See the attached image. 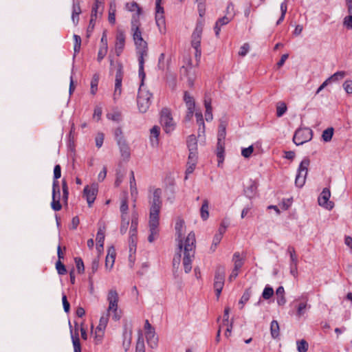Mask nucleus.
I'll use <instances>...</instances> for the list:
<instances>
[{
  "mask_svg": "<svg viewBox=\"0 0 352 352\" xmlns=\"http://www.w3.org/2000/svg\"><path fill=\"white\" fill-rule=\"evenodd\" d=\"M226 135V123L224 121H221L219 125V130L217 134L218 142H225Z\"/></svg>",
  "mask_w": 352,
  "mask_h": 352,
  "instance_id": "obj_30",
  "label": "nucleus"
},
{
  "mask_svg": "<svg viewBox=\"0 0 352 352\" xmlns=\"http://www.w3.org/2000/svg\"><path fill=\"white\" fill-rule=\"evenodd\" d=\"M130 191H131V195L132 198L134 199V201H135L138 196V189L136 187V183H135L133 171L131 172Z\"/></svg>",
  "mask_w": 352,
  "mask_h": 352,
  "instance_id": "obj_31",
  "label": "nucleus"
},
{
  "mask_svg": "<svg viewBox=\"0 0 352 352\" xmlns=\"http://www.w3.org/2000/svg\"><path fill=\"white\" fill-rule=\"evenodd\" d=\"M170 60V56L166 57L164 53L160 54L158 58L157 68L162 71L168 70Z\"/></svg>",
  "mask_w": 352,
  "mask_h": 352,
  "instance_id": "obj_20",
  "label": "nucleus"
},
{
  "mask_svg": "<svg viewBox=\"0 0 352 352\" xmlns=\"http://www.w3.org/2000/svg\"><path fill=\"white\" fill-rule=\"evenodd\" d=\"M72 13L73 15H80L81 13V9L80 6V2L78 0L73 1V6H72Z\"/></svg>",
  "mask_w": 352,
  "mask_h": 352,
  "instance_id": "obj_58",
  "label": "nucleus"
},
{
  "mask_svg": "<svg viewBox=\"0 0 352 352\" xmlns=\"http://www.w3.org/2000/svg\"><path fill=\"white\" fill-rule=\"evenodd\" d=\"M226 270L223 266L217 267L214 274V289L217 298L221 295L225 282Z\"/></svg>",
  "mask_w": 352,
  "mask_h": 352,
  "instance_id": "obj_8",
  "label": "nucleus"
},
{
  "mask_svg": "<svg viewBox=\"0 0 352 352\" xmlns=\"http://www.w3.org/2000/svg\"><path fill=\"white\" fill-rule=\"evenodd\" d=\"M75 263L78 272L79 274L83 273L85 271V266L82 260L79 257H76L75 258Z\"/></svg>",
  "mask_w": 352,
  "mask_h": 352,
  "instance_id": "obj_57",
  "label": "nucleus"
},
{
  "mask_svg": "<svg viewBox=\"0 0 352 352\" xmlns=\"http://www.w3.org/2000/svg\"><path fill=\"white\" fill-rule=\"evenodd\" d=\"M151 98L152 94L146 89L144 81L141 80L137 99L138 109L141 113L147 111L151 104Z\"/></svg>",
  "mask_w": 352,
  "mask_h": 352,
  "instance_id": "obj_4",
  "label": "nucleus"
},
{
  "mask_svg": "<svg viewBox=\"0 0 352 352\" xmlns=\"http://www.w3.org/2000/svg\"><path fill=\"white\" fill-rule=\"evenodd\" d=\"M346 75V72L344 71H339L331 75L329 78H328V80L331 82H338L340 80H342Z\"/></svg>",
  "mask_w": 352,
  "mask_h": 352,
  "instance_id": "obj_39",
  "label": "nucleus"
},
{
  "mask_svg": "<svg viewBox=\"0 0 352 352\" xmlns=\"http://www.w3.org/2000/svg\"><path fill=\"white\" fill-rule=\"evenodd\" d=\"M313 138V131L309 128H300L297 129L293 138V142L297 146L302 145L310 141Z\"/></svg>",
  "mask_w": 352,
  "mask_h": 352,
  "instance_id": "obj_7",
  "label": "nucleus"
},
{
  "mask_svg": "<svg viewBox=\"0 0 352 352\" xmlns=\"http://www.w3.org/2000/svg\"><path fill=\"white\" fill-rule=\"evenodd\" d=\"M62 190H63V199L67 202L69 197V188L67 186V182L65 179L62 180Z\"/></svg>",
  "mask_w": 352,
  "mask_h": 352,
  "instance_id": "obj_51",
  "label": "nucleus"
},
{
  "mask_svg": "<svg viewBox=\"0 0 352 352\" xmlns=\"http://www.w3.org/2000/svg\"><path fill=\"white\" fill-rule=\"evenodd\" d=\"M126 9L129 12L137 11V13L133 16V21L135 22L138 21L135 18H138L141 14V8L139 7L136 2L126 3L125 5Z\"/></svg>",
  "mask_w": 352,
  "mask_h": 352,
  "instance_id": "obj_26",
  "label": "nucleus"
},
{
  "mask_svg": "<svg viewBox=\"0 0 352 352\" xmlns=\"http://www.w3.org/2000/svg\"><path fill=\"white\" fill-rule=\"evenodd\" d=\"M287 253L289 254L290 256V263H298V256L296 253L295 248L291 245H289L287 248Z\"/></svg>",
  "mask_w": 352,
  "mask_h": 352,
  "instance_id": "obj_45",
  "label": "nucleus"
},
{
  "mask_svg": "<svg viewBox=\"0 0 352 352\" xmlns=\"http://www.w3.org/2000/svg\"><path fill=\"white\" fill-rule=\"evenodd\" d=\"M104 135L102 133H97L96 138H95V141H96V146L98 148H100L102 146L103 142H104Z\"/></svg>",
  "mask_w": 352,
  "mask_h": 352,
  "instance_id": "obj_63",
  "label": "nucleus"
},
{
  "mask_svg": "<svg viewBox=\"0 0 352 352\" xmlns=\"http://www.w3.org/2000/svg\"><path fill=\"white\" fill-rule=\"evenodd\" d=\"M330 197L331 192L329 189L327 188H324L318 197V204L326 209L331 210L333 208V203L329 201Z\"/></svg>",
  "mask_w": 352,
  "mask_h": 352,
  "instance_id": "obj_14",
  "label": "nucleus"
},
{
  "mask_svg": "<svg viewBox=\"0 0 352 352\" xmlns=\"http://www.w3.org/2000/svg\"><path fill=\"white\" fill-rule=\"evenodd\" d=\"M159 134H160V128L157 126H154L151 129V142H152L153 145L154 144H157Z\"/></svg>",
  "mask_w": 352,
  "mask_h": 352,
  "instance_id": "obj_44",
  "label": "nucleus"
},
{
  "mask_svg": "<svg viewBox=\"0 0 352 352\" xmlns=\"http://www.w3.org/2000/svg\"><path fill=\"white\" fill-rule=\"evenodd\" d=\"M197 162V152L189 151L188 164L196 165Z\"/></svg>",
  "mask_w": 352,
  "mask_h": 352,
  "instance_id": "obj_55",
  "label": "nucleus"
},
{
  "mask_svg": "<svg viewBox=\"0 0 352 352\" xmlns=\"http://www.w3.org/2000/svg\"><path fill=\"white\" fill-rule=\"evenodd\" d=\"M333 131H334V130H333V128H332V127H329V128H327V129H325L322 132V140L326 142H330L332 139V137L333 135Z\"/></svg>",
  "mask_w": 352,
  "mask_h": 352,
  "instance_id": "obj_42",
  "label": "nucleus"
},
{
  "mask_svg": "<svg viewBox=\"0 0 352 352\" xmlns=\"http://www.w3.org/2000/svg\"><path fill=\"white\" fill-rule=\"evenodd\" d=\"M160 122L166 133H170L175 129V124L171 117L170 111L164 109L161 111Z\"/></svg>",
  "mask_w": 352,
  "mask_h": 352,
  "instance_id": "obj_9",
  "label": "nucleus"
},
{
  "mask_svg": "<svg viewBox=\"0 0 352 352\" xmlns=\"http://www.w3.org/2000/svg\"><path fill=\"white\" fill-rule=\"evenodd\" d=\"M192 69V60L189 58L188 60V65L186 67L183 66L181 69V72H184L188 76V82L190 86L193 85L194 77L190 75V70Z\"/></svg>",
  "mask_w": 352,
  "mask_h": 352,
  "instance_id": "obj_27",
  "label": "nucleus"
},
{
  "mask_svg": "<svg viewBox=\"0 0 352 352\" xmlns=\"http://www.w3.org/2000/svg\"><path fill=\"white\" fill-rule=\"evenodd\" d=\"M297 350L298 352H307L309 348L307 342L305 340L297 341Z\"/></svg>",
  "mask_w": 352,
  "mask_h": 352,
  "instance_id": "obj_48",
  "label": "nucleus"
},
{
  "mask_svg": "<svg viewBox=\"0 0 352 352\" xmlns=\"http://www.w3.org/2000/svg\"><path fill=\"white\" fill-rule=\"evenodd\" d=\"M274 295V289L272 287L267 285L264 288L263 293H262V297L265 300H268L270 298H272Z\"/></svg>",
  "mask_w": 352,
  "mask_h": 352,
  "instance_id": "obj_47",
  "label": "nucleus"
},
{
  "mask_svg": "<svg viewBox=\"0 0 352 352\" xmlns=\"http://www.w3.org/2000/svg\"><path fill=\"white\" fill-rule=\"evenodd\" d=\"M150 234L148 241L153 242L159 236L160 219H149L148 221Z\"/></svg>",
  "mask_w": 352,
  "mask_h": 352,
  "instance_id": "obj_16",
  "label": "nucleus"
},
{
  "mask_svg": "<svg viewBox=\"0 0 352 352\" xmlns=\"http://www.w3.org/2000/svg\"><path fill=\"white\" fill-rule=\"evenodd\" d=\"M128 209H129V206H128L127 200L126 198H124L122 200L121 205H120V212L122 213V221H125V217H124V214L127 213Z\"/></svg>",
  "mask_w": 352,
  "mask_h": 352,
  "instance_id": "obj_49",
  "label": "nucleus"
},
{
  "mask_svg": "<svg viewBox=\"0 0 352 352\" xmlns=\"http://www.w3.org/2000/svg\"><path fill=\"white\" fill-rule=\"evenodd\" d=\"M98 191V186L96 183L90 186L87 185L83 190L82 197L87 200L89 207H91L94 204Z\"/></svg>",
  "mask_w": 352,
  "mask_h": 352,
  "instance_id": "obj_10",
  "label": "nucleus"
},
{
  "mask_svg": "<svg viewBox=\"0 0 352 352\" xmlns=\"http://www.w3.org/2000/svg\"><path fill=\"white\" fill-rule=\"evenodd\" d=\"M60 191L58 182H53L52 184V201L51 202V207L54 211H59L62 208L60 203Z\"/></svg>",
  "mask_w": 352,
  "mask_h": 352,
  "instance_id": "obj_11",
  "label": "nucleus"
},
{
  "mask_svg": "<svg viewBox=\"0 0 352 352\" xmlns=\"http://www.w3.org/2000/svg\"><path fill=\"white\" fill-rule=\"evenodd\" d=\"M176 241L179 249V254L173 260L174 267H178L180 263L182 253L184 254L183 265L186 273H189L192 269V261L195 257L196 239L193 232L188 233L186 238H183L185 231V222L183 219H177L175 226Z\"/></svg>",
  "mask_w": 352,
  "mask_h": 352,
  "instance_id": "obj_1",
  "label": "nucleus"
},
{
  "mask_svg": "<svg viewBox=\"0 0 352 352\" xmlns=\"http://www.w3.org/2000/svg\"><path fill=\"white\" fill-rule=\"evenodd\" d=\"M251 294H252L251 289H246L245 291V292L243 293V296H241L239 303L241 304L242 306H243V305L249 300V299L251 296ZM241 308H243V307H241Z\"/></svg>",
  "mask_w": 352,
  "mask_h": 352,
  "instance_id": "obj_54",
  "label": "nucleus"
},
{
  "mask_svg": "<svg viewBox=\"0 0 352 352\" xmlns=\"http://www.w3.org/2000/svg\"><path fill=\"white\" fill-rule=\"evenodd\" d=\"M136 54L138 60V75L140 80L144 81L146 74L144 72V59L148 56V45L139 46L136 47Z\"/></svg>",
  "mask_w": 352,
  "mask_h": 352,
  "instance_id": "obj_6",
  "label": "nucleus"
},
{
  "mask_svg": "<svg viewBox=\"0 0 352 352\" xmlns=\"http://www.w3.org/2000/svg\"><path fill=\"white\" fill-rule=\"evenodd\" d=\"M108 46H100L98 52L97 60L100 63L107 53Z\"/></svg>",
  "mask_w": 352,
  "mask_h": 352,
  "instance_id": "obj_53",
  "label": "nucleus"
},
{
  "mask_svg": "<svg viewBox=\"0 0 352 352\" xmlns=\"http://www.w3.org/2000/svg\"><path fill=\"white\" fill-rule=\"evenodd\" d=\"M287 111V106L285 103L282 102L276 107V116L281 117Z\"/></svg>",
  "mask_w": 352,
  "mask_h": 352,
  "instance_id": "obj_60",
  "label": "nucleus"
},
{
  "mask_svg": "<svg viewBox=\"0 0 352 352\" xmlns=\"http://www.w3.org/2000/svg\"><path fill=\"white\" fill-rule=\"evenodd\" d=\"M99 81V75L96 74L93 76L91 81V94L95 95L97 89Z\"/></svg>",
  "mask_w": 352,
  "mask_h": 352,
  "instance_id": "obj_43",
  "label": "nucleus"
},
{
  "mask_svg": "<svg viewBox=\"0 0 352 352\" xmlns=\"http://www.w3.org/2000/svg\"><path fill=\"white\" fill-rule=\"evenodd\" d=\"M107 300L109 304L107 312L112 315L113 320H120L122 317V311L118 307L119 296L115 289L109 290Z\"/></svg>",
  "mask_w": 352,
  "mask_h": 352,
  "instance_id": "obj_3",
  "label": "nucleus"
},
{
  "mask_svg": "<svg viewBox=\"0 0 352 352\" xmlns=\"http://www.w3.org/2000/svg\"><path fill=\"white\" fill-rule=\"evenodd\" d=\"M200 215L202 220L206 221L209 217V201L205 199L203 200L201 207L200 208Z\"/></svg>",
  "mask_w": 352,
  "mask_h": 352,
  "instance_id": "obj_28",
  "label": "nucleus"
},
{
  "mask_svg": "<svg viewBox=\"0 0 352 352\" xmlns=\"http://www.w3.org/2000/svg\"><path fill=\"white\" fill-rule=\"evenodd\" d=\"M116 3L114 1H111L109 4V22L111 24L116 23Z\"/></svg>",
  "mask_w": 352,
  "mask_h": 352,
  "instance_id": "obj_32",
  "label": "nucleus"
},
{
  "mask_svg": "<svg viewBox=\"0 0 352 352\" xmlns=\"http://www.w3.org/2000/svg\"><path fill=\"white\" fill-rule=\"evenodd\" d=\"M116 258V251L113 247H111L108 250V253L105 260V267L111 270L113 266Z\"/></svg>",
  "mask_w": 352,
  "mask_h": 352,
  "instance_id": "obj_21",
  "label": "nucleus"
},
{
  "mask_svg": "<svg viewBox=\"0 0 352 352\" xmlns=\"http://www.w3.org/2000/svg\"><path fill=\"white\" fill-rule=\"evenodd\" d=\"M202 22H197L196 27L192 34L191 45L194 49L201 47V34L203 31Z\"/></svg>",
  "mask_w": 352,
  "mask_h": 352,
  "instance_id": "obj_12",
  "label": "nucleus"
},
{
  "mask_svg": "<svg viewBox=\"0 0 352 352\" xmlns=\"http://www.w3.org/2000/svg\"><path fill=\"white\" fill-rule=\"evenodd\" d=\"M107 118L109 120L116 122H120L121 120V113L119 111H113L107 114Z\"/></svg>",
  "mask_w": 352,
  "mask_h": 352,
  "instance_id": "obj_59",
  "label": "nucleus"
},
{
  "mask_svg": "<svg viewBox=\"0 0 352 352\" xmlns=\"http://www.w3.org/2000/svg\"><path fill=\"white\" fill-rule=\"evenodd\" d=\"M254 151V147L252 145L248 146V148H243L241 151V155L245 158H248L251 156Z\"/></svg>",
  "mask_w": 352,
  "mask_h": 352,
  "instance_id": "obj_62",
  "label": "nucleus"
},
{
  "mask_svg": "<svg viewBox=\"0 0 352 352\" xmlns=\"http://www.w3.org/2000/svg\"><path fill=\"white\" fill-rule=\"evenodd\" d=\"M204 106L206 108L205 113V119L207 122H210L212 120V109L211 105V99L210 98L206 97L204 100Z\"/></svg>",
  "mask_w": 352,
  "mask_h": 352,
  "instance_id": "obj_25",
  "label": "nucleus"
},
{
  "mask_svg": "<svg viewBox=\"0 0 352 352\" xmlns=\"http://www.w3.org/2000/svg\"><path fill=\"white\" fill-rule=\"evenodd\" d=\"M195 116L197 118V124L199 126V133H200L201 131L202 133H204L205 124H204V122L202 113L201 112H196L195 113Z\"/></svg>",
  "mask_w": 352,
  "mask_h": 352,
  "instance_id": "obj_46",
  "label": "nucleus"
},
{
  "mask_svg": "<svg viewBox=\"0 0 352 352\" xmlns=\"http://www.w3.org/2000/svg\"><path fill=\"white\" fill-rule=\"evenodd\" d=\"M302 300V302H300L298 307H297V312H296V314L298 317H300L302 316V315H304V314L305 313V309L307 308L308 309H310L311 308V305H308L307 304V297H304V296H302L298 299H296V300Z\"/></svg>",
  "mask_w": 352,
  "mask_h": 352,
  "instance_id": "obj_22",
  "label": "nucleus"
},
{
  "mask_svg": "<svg viewBox=\"0 0 352 352\" xmlns=\"http://www.w3.org/2000/svg\"><path fill=\"white\" fill-rule=\"evenodd\" d=\"M96 242L97 244L100 245V247L103 248L104 241V228H100L96 234Z\"/></svg>",
  "mask_w": 352,
  "mask_h": 352,
  "instance_id": "obj_41",
  "label": "nucleus"
},
{
  "mask_svg": "<svg viewBox=\"0 0 352 352\" xmlns=\"http://www.w3.org/2000/svg\"><path fill=\"white\" fill-rule=\"evenodd\" d=\"M343 25L348 29H352V15L344 17Z\"/></svg>",
  "mask_w": 352,
  "mask_h": 352,
  "instance_id": "obj_64",
  "label": "nucleus"
},
{
  "mask_svg": "<svg viewBox=\"0 0 352 352\" xmlns=\"http://www.w3.org/2000/svg\"><path fill=\"white\" fill-rule=\"evenodd\" d=\"M125 44L124 34L120 32L116 35V41L115 44V52L116 56H119L122 54Z\"/></svg>",
  "mask_w": 352,
  "mask_h": 352,
  "instance_id": "obj_19",
  "label": "nucleus"
},
{
  "mask_svg": "<svg viewBox=\"0 0 352 352\" xmlns=\"http://www.w3.org/2000/svg\"><path fill=\"white\" fill-rule=\"evenodd\" d=\"M110 315L111 314L107 312L106 314H104L100 318L99 324L96 328V333L98 334L96 336V338H98V340L102 339L104 336V330L108 324Z\"/></svg>",
  "mask_w": 352,
  "mask_h": 352,
  "instance_id": "obj_18",
  "label": "nucleus"
},
{
  "mask_svg": "<svg viewBox=\"0 0 352 352\" xmlns=\"http://www.w3.org/2000/svg\"><path fill=\"white\" fill-rule=\"evenodd\" d=\"M114 137L117 142V144L120 143L121 142H125V139L122 135V131L121 128L118 127L114 131Z\"/></svg>",
  "mask_w": 352,
  "mask_h": 352,
  "instance_id": "obj_50",
  "label": "nucleus"
},
{
  "mask_svg": "<svg viewBox=\"0 0 352 352\" xmlns=\"http://www.w3.org/2000/svg\"><path fill=\"white\" fill-rule=\"evenodd\" d=\"M104 7V0L95 1L91 10L90 24H92L93 21H96L97 19L102 16Z\"/></svg>",
  "mask_w": 352,
  "mask_h": 352,
  "instance_id": "obj_15",
  "label": "nucleus"
},
{
  "mask_svg": "<svg viewBox=\"0 0 352 352\" xmlns=\"http://www.w3.org/2000/svg\"><path fill=\"white\" fill-rule=\"evenodd\" d=\"M74 50L75 53H78V52H79V51L80 50L81 38L80 36L74 34Z\"/></svg>",
  "mask_w": 352,
  "mask_h": 352,
  "instance_id": "obj_56",
  "label": "nucleus"
},
{
  "mask_svg": "<svg viewBox=\"0 0 352 352\" xmlns=\"http://www.w3.org/2000/svg\"><path fill=\"white\" fill-rule=\"evenodd\" d=\"M270 331L273 338H276L279 336V325L276 320L272 321Z\"/></svg>",
  "mask_w": 352,
  "mask_h": 352,
  "instance_id": "obj_40",
  "label": "nucleus"
},
{
  "mask_svg": "<svg viewBox=\"0 0 352 352\" xmlns=\"http://www.w3.org/2000/svg\"><path fill=\"white\" fill-rule=\"evenodd\" d=\"M232 17H229V16L226 15V16L219 19L217 21V22L215 23V25H214V28L215 35L217 36H219V33H220V31H221V28L222 26L229 23V22L232 21Z\"/></svg>",
  "mask_w": 352,
  "mask_h": 352,
  "instance_id": "obj_23",
  "label": "nucleus"
},
{
  "mask_svg": "<svg viewBox=\"0 0 352 352\" xmlns=\"http://www.w3.org/2000/svg\"><path fill=\"white\" fill-rule=\"evenodd\" d=\"M232 261L234 262V268L236 271L240 270V269L243 265V259L241 257L239 252H235L233 255Z\"/></svg>",
  "mask_w": 352,
  "mask_h": 352,
  "instance_id": "obj_33",
  "label": "nucleus"
},
{
  "mask_svg": "<svg viewBox=\"0 0 352 352\" xmlns=\"http://www.w3.org/2000/svg\"><path fill=\"white\" fill-rule=\"evenodd\" d=\"M56 268L58 274L60 275H63L67 272L65 266L61 263L60 261H58L56 263Z\"/></svg>",
  "mask_w": 352,
  "mask_h": 352,
  "instance_id": "obj_61",
  "label": "nucleus"
},
{
  "mask_svg": "<svg viewBox=\"0 0 352 352\" xmlns=\"http://www.w3.org/2000/svg\"><path fill=\"white\" fill-rule=\"evenodd\" d=\"M187 146L189 151L197 152V140L194 135H191L188 138Z\"/></svg>",
  "mask_w": 352,
  "mask_h": 352,
  "instance_id": "obj_35",
  "label": "nucleus"
},
{
  "mask_svg": "<svg viewBox=\"0 0 352 352\" xmlns=\"http://www.w3.org/2000/svg\"><path fill=\"white\" fill-rule=\"evenodd\" d=\"M225 142H218L217 144V156L219 158V164L224 160Z\"/></svg>",
  "mask_w": 352,
  "mask_h": 352,
  "instance_id": "obj_36",
  "label": "nucleus"
},
{
  "mask_svg": "<svg viewBox=\"0 0 352 352\" xmlns=\"http://www.w3.org/2000/svg\"><path fill=\"white\" fill-rule=\"evenodd\" d=\"M138 21L134 22L132 21L131 30L133 32V36L136 47L147 45L146 42L144 41L142 36V32L137 25Z\"/></svg>",
  "mask_w": 352,
  "mask_h": 352,
  "instance_id": "obj_17",
  "label": "nucleus"
},
{
  "mask_svg": "<svg viewBox=\"0 0 352 352\" xmlns=\"http://www.w3.org/2000/svg\"><path fill=\"white\" fill-rule=\"evenodd\" d=\"M146 338L148 344L151 345V347L156 346L157 338L155 337L154 330L146 331Z\"/></svg>",
  "mask_w": 352,
  "mask_h": 352,
  "instance_id": "obj_38",
  "label": "nucleus"
},
{
  "mask_svg": "<svg viewBox=\"0 0 352 352\" xmlns=\"http://www.w3.org/2000/svg\"><path fill=\"white\" fill-rule=\"evenodd\" d=\"M122 78H116L115 80V89L113 93V100L118 99L122 93Z\"/></svg>",
  "mask_w": 352,
  "mask_h": 352,
  "instance_id": "obj_34",
  "label": "nucleus"
},
{
  "mask_svg": "<svg viewBox=\"0 0 352 352\" xmlns=\"http://www.w3.org/2000/svg\"><path fill=\"white\" fill-rule=\"evenodd\" d=\"M138 228V217L136 214H132L131 224L129 230V248L130 252H132L133 247H135L136 236Z\"/></svg>",
  "mask_w": 352,
  "mask_h": 352,
  "instance_id": "obj_13",
  "label": "nucleus"
},
{
  "mask_svg": "<svg viewBox=\"0 0 352 352\" xmlns=\"http://www.w3.org/2000/svg\"><path fill=\"white\" fill-rule=\"evenodd\" d=\"M118 145L119 146L122 157L124 160H128L130 157L131 153L129 146L126 143V141L121 142L120 143L118 144Z\"/></svg>",
  "mask_w": 352,
  "mask_h": 352,
  "instance_id": "obj_24",
  "label": "nucleus"
},
{
  "mask_svg": "<svg viewBox=\"0 0 352 352\" xmlns=\"http://www.w3.org/2000/svg\"><path fill=\"white\" fill-rule=\"evenodd\" d=\"M71 337H72V343H73V346H74V352H81V346H80L78 329H76L75 333H73L72 330L71 329Z\"/></svg>",
  "mask_w": 352,
  "mask_h": 352,
  "instance_id": "obj_29",
  "label": "nucleus"
},
{
  "mask_svg": "<svg viewBox=\"0 0 352 352\" xmlns=\"http://www.w3.org/2000/svg\"><path fill=\"white\" fill-rule=\"evenodd\" d=\"M184 100L187 107V109H195V102L192 96L189 94L188 91H185L184 94Z\"/></svg>",
  "mask_w": 352,
  "mask_h": 352,
  "instance_id": "obj_37",
  "label": "nucleus"
},
{
  "mask_svg": "<svg viewBox=\"0 0 352 352\" xmlns=\"http://www.w3.org/2000/svg\"><path fill=\"white\" fill-rule=\"evenodd\" d=\"M155 21L157 25L161 30V28H164L165 25V18L164 14H155Z\"/></svg>",
  "mask_w": 352,
  "mask_h": 352,
  "instance_id": "obj_52",
  "label": "nucleus"
},
{
  "mask_svg": "<svg viewBox=\"0 0 352 352\" xmlns=\"http://www.w3.org/2000/svg\"><path fill=\"white\" fill-rule=\"evenodd\" d=\"M162 190L150 188L148 194L149 219H160V212L162 206Z\"/></svg>",
  "mask_w": 352,
  "mask_h": 352,
  "instance_id": "obj_2",
  "label": "nucleus"
},
{
  "mask_svg": "<svg viewBox=\"0 0 352 352\" xmlns=\"http://www.w3.org/2000/svg\"><path fill=\"white\" fill-rule=\"evenodd\" d=\"M309 164L310 160L309 158L305 157L302 160L298 166L295 179V185L298 188H302L305 184Z\"/></svg>",
  "mask_w": 352,
  "mask_h": 352,
  "instance_id": "obj_5",
  "label": "nucleus"
}]
</instances>
